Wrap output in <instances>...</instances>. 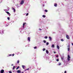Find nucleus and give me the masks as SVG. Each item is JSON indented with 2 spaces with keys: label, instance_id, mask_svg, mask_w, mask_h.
<instances>
[{
  "label": "nucleus",
  "instance_id": "nucleus-32",
  "mask_svg": "<svg viewBox=\"0 0 73 73\" xmlns=\"http://www.w3.org/2000/svg\"><path fill=\"white\" fill-rule=\"evenodd\" d=\"M9 73H12V72H11V71H9Z\"/></svg>",
  "mask_w": 73,
  "mask_h": 73
},
{
  "label": "nucleus",
  "instance_id": "nucleus-27",
  "mask_svg": "<svg viewBox=\"0 0 73 73\" xmlns=\"http://www.w3.org/2000/svg\"><path fill=\"white\" fill-rule=\"evenodd\" d=\"M34 49H37V47L35 46L34 47Z\"/></svg>",
  "mask_w": 73,
  "mask_h": 73
},
{
  "label": "nucleus",
  "instance_id": "nucleus-39",
  "mask_svg": "<svg viewBox=\"0 0 73 73\" xmlns=\"http://www.w3.org/2000/svg\"><path fill=\"white\" fill-rule=\"evenodd\" d=\"M58 57V55H56V57Z\"/></svg>",
  "mask_w": 73,
  "mask_h": 73
},
{
  "label": "nucleus",
  "instance_id": "nucleus-38",
  "mask_svg": "<svg viewBox=\"0 0 73 73\" xmlns=\"http://www.w3.org/2000/svg\"><path fill=\"white\" fill-rule=\"evenodd\" d=\"M64 73H66V71H64Z\"/></svg>",
  "mask_w": 73,
  "mask_h": 73
},
{
  "label": "nucleus",
  "instance_id": "nucleus-42",
  "mask_svg": "<svg viewBox=\"0 0 73 73\" xmlns=\"http://www.w3.org/2000/svg\"><path fill=\"white\" fill-rule=\"evenodd\" d=\"M11 65H12V66H13V64H12Z\"/></svg>",
  "mask_w": 73,
  "mask_h": 73
},
{
  "label": "nucleus",
  "instance_id": "nucleus-22",
  "mask_svg": "<svg viewBox=\"0 0 73 73\" xmlns=\"http://www.w3.org/2000/svg\"><path fill=\"white\" fill-rule=\"evenodd\" d=\"M44 11H45V12H48V10H45Z\"/></svg>",
  "mask_w": 73,
  "mask_h": 73
},
{
  "label": "nucleus",
  "instance_id": "nucleus-20",
  "mask_svg": "<svg viewBox=\"0 0 73 73\" xmlns=\"http://www.w3.org/2000/svg\"><path fill=\"white\" fill-rule=\"evenodd\" d=\"M42 17H43L45 18V15H42Z\"/></svg>",
  "mask_w": 73,
  "mask_h": 73
},
{
  "label": "nucleus",
  "instance_id": "nucleus-1",
  "mask_svg": "<svg viewBox=\"0 0 73 73\" xmlns=\"http://www.w3.org/2000/svg\"><path fill=\"white\" fill-rule=\"evenodd\" d=\"M70 56H69V55H68L67 59L68 61H69L70 60Z\"/></svg>",
  "mask_w": 73,
  "mask_h": 73
},
{
  "label": "nucleus",
  "instance_id": "nucleus-23",
  "mask_svg": "<svg viewBox=\"0 0 73 73\" xmlns=\"http://www.w3.org/2000/svg\"><path fill=\"white\" fill-rule=\"evenodd\" d=\"M19 62H19V60H18L17 62V63H18V64H19Z\"/></svg>",
  "mask_w": 73,
  "mask_h": 73
},
{
  "label": "nucleus",
  "instance_id": "nucleus-33",
  "mask_svg": "<svg viewBox=\"0 0 73 73\" xmlns=\"http://www.w3.org/2000/svg\"><path fill=\"white\" fill-rule=\"evenodd\" d=\"M28 15V13H27L26 15V16H27Z\"/></svg>",
  "mask_w": 73,
  "mask_h": 73
},
{
  "label": "nucleus",
  "instance_id": "nucleus-43",
  "mask_svg": "<svg viewBox=\"0 0 73 73\" xmlns=\"http://www.w3.org/2000/svg\"><path fill=\"white\" fill-rule=\"evenodd\" d=\"M22 73H24V72H23Z\"/></svg>",
  "mask_w": 73,
  "mask_h": 73
},
{
  "label": "nucleus",
  "instance_id": "nucleus-40",
  "mask_svg": "<svg viewBox=\"0 0 73 73\" xmlns=\"http://www.w3.org/2000/svg\"><path fill=\"white\" fill-rule=\"evenodd\" d=\"M39 30H40V31H41V29H39Z\"/></svg>",
  "mask_w": 73,
  "mask_h": 73
},
{
  "label": "nucleus",
  "instance_id": "nucleus-17",
  "mask_svg": "<svg viewBox=\"0 0 73 73\" xmlns=\"http://www.w3.org/2000/svg\"><path fill=\"white\" fill-rule=\"evenodd\" d=\"M57 5L56 3L54 5L55 7H57Z\"/></svg>",
  "mask_w": 73,
  "mask_h": 73
},
{
  "label": "nucleus",
  "instance_id": "nucleus-26",
  "mask_svg": "<svg viewBox=\"0 0 73 73\" xmlns=\"http://www.w3.org/2000/svg\"><path fill=\"white\" fill-rule=\"evenodd\" d=\"M43 42L44 43H45L46 42V40H44Z\"/></svg>",
  "mask_w": 73,
  "mask_h": 73
},
{
  "label": "nucleus",
  "instance_id": "nucleus-4",
  "mask_svg": "<svg viewBox=\"0 0 73 73\" xmlns=\"http://www.w3.org/2000/svg\"><path fill=\"white\" fill-rule=\"evenodd\" d=\"M4 70H1V73H4Z\"/></svg>",
  "mask_w": 73,
  "mask_h": 73
},
{
  "label": "nucleus",
  "instance_id": "nucleus-34",
  "mask_svg": "<svg viewBox=\"0 0 73 73\" xmlns=\"http://www.w3.org/2000/svg\"><path fill=\"white\" fill-rule=\"evenodd\" d=\"M14 55H15V54H13L12 55V56H14Z\"/></svg>",
  "mask_w": 73,
  "mask_h": 73
},
{
  "label": "nucleus",
  "instance_id": "nucleus-36",
  "mask_svg": "<svg viewBox=\"0 0 73 73\" xmlns=\"http://www.w3.org/2000/svg\"><path fill=\"white\" fill-rule=\"evenodd\" d=\"M67 47H69H69H70V45H69L68 46H67Z\"/></svg>",
  "mask_w": 73,
  "mask_h": 73
},
{
  "label": "nucleus",
  "instance_id": "nucleus-6",
  "mask_svg": "<svg viewBox=\"0 0 73 73\" xmlns=\"http://www.w3.org/2000/svg\"><path fill=\"white\" fill-rule=\"evenodd\" d=\"M24 1H22L21 2V4H24Z\"/></svg>",
  "mask_w": 73,
  "mask_h": 73
},
{
  "label": "nucleus",
  "instance_id": "nucleus-13",
  "mask_svg": "<svg viewBox=\"0 0 73 73\" xmlns=\"http://www.w3.org/2000/svg\"><path fill=\"white\" fill-rule=\"evenodd\" d=\"M17 73H20V70H18L17 71Z\"/></svg>",
  "mask_w": 73,
  "mask_h": 73
},
{
  "label": "nucleus",
  "instance_id": "nucleus-8",
  "mask_svg": "<svg viewBox=\"0 0 73 73\" xmlns=\"http://www.w3.org/2000/svg\"><path fill=\"white\" fill-rule=\"evenodd\" d=\"M49 38L50 39V41H52V38L51 37L49 36Z\"/></svg>",
  "mask_w": 73,
  "mask_h": 73
},
{
  "label": "nucleus",
  "instance_id": "nucleus-35",
  "mask_svg": "<svg viewBox=\"0 0 73 73\" xmlns=\"http://www.w3.org/2000/svg\"><path fill=\"white\" fill-rule=\"evenodd\" d=\"M9 56H12V54H9Z\"/></svg>",
  "mask_w": 73,
  "mask_h": 73
},
{
  "label": "nucleus",
  "instance_id": "nucleus-12",
  "mask_svg": "<svg viewBox=\"0 0 73 73\" xmlns=\"http://www.w3.org/2000/svg\"><path fill=\"white\" fill-rule=\"evenodd\" d=\"M46 53H49V51L47 50H46Z\"/></svg>",
  "mask_w": 73,
  "mask_h": 73
},
{
  "label": "nucleus",
  "instance_id": "nucleus-37",
  "mask_svg": "<svg viewBox=\"0 0 73 73\" xmlns=\"http://www.w3.org/2000/svg\"><path fill=\"white\" fill-rule=\"evenodd\" d=\"M61 59H62V60H63V59H64V58L63 57H62Z\"/></svg>",
  "mask_w": 73,
  "mask_h": 73
},
{
  "label": "nucleus",
  "instance_id": "nucleus-2",
  "mask_svg": "<svg viewBox=\"0 0 73 73\" xmlns=\"http://www.w3.org/2000/svg\"><path fill=\"white\" fill-rule=\"evenodd\" d=\"M7 14H8V15H9V16H11V14H10V13H9L8 11H6L5 12Z\"/></svg>",
  "mask_w": 73,
  "mask_h": 73
},
{
  "label": "nucleus",
  "instance_id": "nucleus-29",
  "mask_svg": "<svg viewBox=\"0 0 73 73\" xmlns=\"http://www.w3.org/2000/svg\"><path fill=\"white\" fill-rule=\"evenodd\" d=\"M7 19H8V20H9V19H10L9 17H7Z\"/></svg>",
  "mask_w": 73,
  "mask_h": 73
},
{
  "label": "nucleus",
  "instance_id": "nucleus-7",
  "mask_svg": "<svg viewBox=\"0 0 73 73\" xmlns=\"http://www.w3.org/2000/svg\"><path fill=\"white\" fill-rule=\"evenodd\" d=\"M25 24H26V23H25L23 24V28H24V26H25Z\"/></svg>",
  "mask_w": 73,
  "mask_h": 73
},
{
  "label": "nucleus",
  "instance_id": "nucleus-28",
  "mask_svg": "<svg viewBox=\"0 0 73 73\" xmlns=\"http://www.w3.org/2000/svg\"><path fill=\"white\" fill-rule=\"evenodd\" d=\"M29 68H28L26 70H25V71H26L27 70H29Z\"/></svg>",
  "mask_w": 73,
  "mask_h": 73
},
{
  "label": "nucleus",
  "instance_id": "nucleus-41",
  "mask_svg": "<svg viewBox=\"0 0 73 73\" xmlns=\"http://www.w3.org/2000/svg\"><path fill=\"white\" fill-rule=\"evenodd\" d=\"M54 53H56V52H54Z\"/></svg>",
  "mask_w": 73,
  "mask_h": 73
},
{
  "label": "nucleus",
  "instance_id": "nucleus-9",
  "mask_svg": "<svg viewBox=\"0 0 73 73\" xmlns=\"http://www.w3.org/2000/svg\"><path fill=\"white\" fill-rule=\"evenodd\" d=\"M12 9H13V10H14V12H15L16 11L15 9V8H14L13 7H12Z\"/></svg>",
  "mask_w": 73,
  "mask_h": 73
},
{
  "label": "nucleus",
  "instance_id": "nucleus-18",
  "mask_svg": "<svg viewBox=\"0 0 73 73\" xmlns=\"http://www.w3.org/2000/svg\"><path fill=\"white\" fill-rule=\"evenodd\" d=\"M45 38H46H46H48V36H45L44 37Z\"/></svg>",
  "mask_w": 73,
  "mask_h": 73
},
{
  "label": "nucleus",
  "instance_id": "nucleus-5",
  "mask_svg": "<svg viewBox=\"0 0 73 73\" xmlns=\"http://www.w3.org/2000/svg\"><path fill=\"white\" fill-rule=\"evenodd\" d=\"M28 40L29 41H31V38H30V37H28Z\"/></svg>",
  "mask_w": 73,
  "mask_h": 73
},
{
  "label": "nucleus",
  "instance_id": "nucleus-21",
  "mask_svg": "<svg viewBox=\"0 0 73 73\" xmlns=\"http://www.w3.org/2000/svg\"><path fill=\"white\" fill-rule=\"evenodd\" d=\"M46 45H49V42H47L46 43Z\"/></svg>",
  "mask_w": 73,
  "mask_h": 73
},
{
  "label": "nucleus",
  "instance_id": "nucleus-10",
  "mask_svg": "<svg viewBox=\"0 0 73 73\" xmlns=\"http://www.w3.org/2000/svg\"><path fill=\"white\" fill-rule=\"evenodd\" d=\"M22 67L24 69H25V66L24 65H22Z\"/></svg>",
  "mask_w": 73,
  "mask_h": 73
},
{
  "label": "nucleus",
  "instance_id": "nucleus-14",
  "mask_svg": "<svg viewBox=\"0 0 73 73\" xmlns=\"http://www.w3.org/2000/svg\"><path fill=\"white\" fill-rule=\"evenodd\" d=\"M68 51H69V50H70V48L68 47Z\"/></svg>",
  "mask_w": 73,
  "mask_h": 73
},
{
  "label": "nucleus",
  "instance_id": "nucleus-3",
  "mask_svg": "<svg viewBox=\"0 0 73 73\" xmlns=\"http://www.w3.org/2000/svg\"><path fill=\"white\" fill-rule=\"evenodd\" d=\"M66 37L68 39V40H69V39H70V38H69V35H66Z\"/></svg>",
  "mask_w": 73,
  "mask_h": 73
},
{
  "label": "nucleus",
  "instance_id": "nucleus-30",
  "mask_svg": "<svg viewBox=\"0 0 73 73\" xmlns=\"http://www.w3.org/2000/svg\"><path fill=\"white\" fill-rule=\"evenodd\" d=\"M61 40L62 41H64V39H61Z\"/></svg>",
  "mask_w": 73,
  "mask_h": 73
},
{
  "label": "nucleus",
  "instance_id": "nucleus-11",
  "mask_svg": "<svg viewBox=\"0 0 73 73\" xmlns=\"http://www.w3.org/2000/svg\"><path fill=\"white\" fill-rule=\"evenodd\" d=\"M57 48L58 49H60V47H59V46H58V45H57Z\"/></svg>",
  "mask_w": 73,
  "mask_h": 73
},
{
  "label": "nucleus",
  "instance_id": "nucleus-19",
  "mask_svg": "<svg viewBox=\"0 0 73 73\" xmlns=\"http://www.w3.org/2000/svg\"><path fill=\"white\" fill-rule=\"evenodd\" d=\"M15 66H14L13 68V70H15Z\"/></svg>",
  "mask_w": 73,
  "mask_h": 73
},
{
  "label": "nucleus",
  "instance_id": "nucleus-25",
  "mask_svg": "<svg viewBox=\"0 0 73 73\" xmlns=\"http://www.w3.org/2000/svg\"><path fill=\"white\" fill-rule=\"evenodd\" d=\"M61 65V63H59L58 64V65Z\"/></svg>",
  "mask_w": 73,
  "mask_h": 73
},
{
  "label": "nucleus",
  "instance_id": "nucleus-24",
  "mask_svg": "<svg viewBox=\"0 0 73 73\" xmlns=\"http://www.w3.org/2000/svg\"><path fill=\"white\" fill-rule=\"evenodd\" d=\"M56 61H59V59H56Z\"/></svg>",
  "mask_w": 73,
  "mask_h": 73
},
{
  "label": "nucleus",
  "instance_id": "nucleus-31",
  "mask_svg": "<svg viewBox=\"0 0 73 73\" xmlns=\"http://www.w3.org/2000/svg\"><path fill=\"white\" fill-rule=\"evenodd\" d=\"M43 51H44L45 50V48H43Z\"/></svg>",
  "mask_w": 73,
  "mask_h": 73
},
{
  "label": "nucleus",
  "instance_id": "nucleus-16",
  "mask_svg": "<svg viewBox=\"0 0 73 73\" xmlns=\"http://www.w3.org/2000/svg\"><path fill=\"white\" fill-rule=\"evenodd\" d=\"M19 68H20V67L19 66H18V67H17L16 68V69L17 70Z\"/></svg>",
  "mask_w": 73,
  "mask_h": 73
},
{
  "label": "nucleus",
  "instance_id": "nucleus-15",
  "mask_svg": "<svg viewBox=\"0 0 73 73\" xmlns=\"http://www.w3.org/2000/svg\"><path fill=\"white\" fill-rule=\"evenodd\" d=\"M52 48H54V45L52 44Z\"/></svg>",
  "mask_w": 73,
  "mask_h": 73
}]
</instances>
